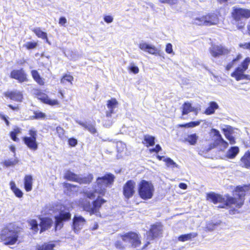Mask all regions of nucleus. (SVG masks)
I'll list each match as a JSON object with an SVG mask.
<instances>
[{
	"label": "nucleus",
	"mask_w": 250,
	"mask_h": 250,
	"mask_svg": "<svg viewBox=\"0 0 250 250\" xmlns=\"http://www.w3.org/2000/svg\"><path fill=\"white\" fill-rule=\"evenodd\" d=\"M8 107H10L12 110L14 111H18L19 110V107L18 106H14L11 104H9Z\"/></svg>",
	"instance_id": "774afa93"
},
{
	"label": "nucleus",
	"mask_w": 250,
	"mask_h": 250,
	"mask_svg": "<svg viewBox=\"0 0 250 250\" xmlns=\"http://www.w3.org/2000/svg\"><path fill=\"white\" fill-rule=\"evenodd\" d=\"M199 124H200V122L199 121L191 122L190 123H187L185 124L180 125L179 126H180L181 127H187V128L193 127L198 125Z\"/></svg>",
	"instance_id": "37998d69"
},
{
	"label": "nucleus",
	"mask_w": 250,
	"mask_h": 250,
	"mask_svg": "<svg viewBox=\"0 0 250 250\" xmlns=\"http://www.w3.org/2000/svg\"><path fill=\"white\" fill-rule=\"evenodd\" d=\"M10 188L15 195L18 198H21L23 196L22 191L19 188H17L15 182L11 181L10 183Z\"/></svg>",
	"instance_id": "72a5a7b5"
},
{
	"label": "nucleus",
	"mask_w": 250,
	"mask_h": 250,
	"mask_svg": "<svg viewBox=\"0 0 250 250\" xmlns=\"http://www.w3.org/2000/svg\"><path fill=\"white\" fill-rule=\"evenodd\" d=\"M246 186L237 187L236 188V192H238L237 196L239 197V200L237 201L236 198L227 196L226 198L223 197L222 196L211 192L207 194V200L210 201L214 204L218 203H223L224 205L226 206L235 205L236 207L240 208L244 202V197L245 195L244 193Z\"/></svg>",
	"instance_id": "f257e3e1"
},
{
	"label": "nucleus",
	"mask_w": 250,
	"mask_h": 250,
	"mask_svg": "<svg viewBox=\"0 0 250 250\" xmlns=\"http://www.w3.org/2000/svg\"><path fill=\"white\" fill-rule=\"evenodd\" d=\"M63 186L65 188H66L68 190H73L78 188L76 185L71 184L69 183H64Z\"/></svg>",
	"instance_id": "864d4df0"
},
{
	"label": "nucleus",
	"mask_w": 250,
	"mask_h": 250,
	"mask_svg": "<svg viewBox=\"0 0 250 250\" xmlns=\"http://www.w3.org/2000/svg\"><path fill=\"white\" fill-rule=\"evenodd\" d=\"M113 18L110 16H106L104 17V20L106 23H111L113 21Z\"/></svg>",
	"instance_id": "680f3d73"
},
{
	"label": "nucleus",
	"mask_w": 250,
	"mask_h": 250,
	"mask_svg": "<svg viewBox=\"0 0 250 250\" xmlns=\"http://www.w3.org/2000/svg\"><path fill=\"white\" fill-rule=\"evenodd\" d=\"M250 63V58H246L241 64L235 68V71L231 74V76L235 79L237 81L241 80H250V75L244 74V72L248 68Z\"/></svg>",
	"instance_id": "20e7f679"
},
{
	"label": "nucleus",
	"mask_w": 250,
	"mask_h": 250,
	"mask_svg": "<svg viewBox=\"0 0 250 250\" xmlns=\"http://www.w3.org/2000/svg\"><path fill=\"white\" fill-rule=\"evenodd\" d=\"M34 94L37 96L38 99H40L42 102L45 104L51 105L59 104L58 100H52L49 98L47 95L41 92V91L38 89L34 90Z\"/></svg>",
	"instance_id": "2eb2a0df"
},
{
	"label": "nucleus",
	"mask_w": 250,
	"mask_h": 250,
	"mask_svg": "<svg viewBox=\"0 0 250 250\" xmlns=\"http://www.w3.org/2000/svg\"><path fill=\"white\" fill-rule=\"evenodd\" d=\"M55 247V244L52 242L44 243L41 245H38L37 250H53Z\"/></svg>",
	"instance_id": "c756f323"
},
{
	"label": "nucleus",
	"mask_w": 250,
	"mask_h": 250,
	"mask_svg": "<svg viewBox=\"0 0 250 250\" xmlns=\"http://www.w3.org/2000/svg\"><path fill=\"white\" fill-rule=\"evenodd\" d=\"M10 77L21 83L28 81L27 75L23 68L12 70L10 73Z\"/></svg>",
	"instance_id": "dca6fc26"
},
{
	"label": "nucleus",
	"mask_w": 250,
	"mask_h": 250,
	"mask_svg": "<svg viewBox=\"0 0 250 250\" xmlns=\"http://www.w3.org/2000/svg\"><path fill=\"white\" fill-rule=\"evenodd\" d=\"M239 149L237 146H232L228 151L227 156L229 159H233L236 157L239 153Z\"/></svg>",
	"instance_id": "7c9ffc66"
},
{
	"label": "nucleus",
	"mask_w": 250,
	"mask_h": 250,
	"mask_svg": "<svg viewBox=\"0 0 250 250\" xmlns=\"http://www.w3.org/2000/svg\"><path fill=\"white\" fill-rule=\"evenodd\" d=\"M53 224V221L49 218H42L41 219L40 226L41 227L40 233L51 228Z\"/></svg>",
	"instance_id": "4be33fe9"
},
{
	"label": "nucleus",
	"mask_w": 250,
	"mask_h": 250,
	"mask_svg": "<svg viewBox=\"0 0 250 250\" xmlns=\"http://www.w3.org/2000/svg\"><path fill=\"white\" fill-rule=\"evenodd\" d=\"M114 179V175L111 173H107L104 176L98 177L96 180L97 188L95 190L98 191L101 194H104L105 188L113 184Z\"/></svg>",
	"instance_id": "39448f33"
},
{
	"label": "nucleus",
	"mask_w": 250,
	"mask_h": 250,
	"mask_svg": "<svg viewBox=\"0 0 250 250\" xmlns=\"http://www.w3.org/2000/svg\"><path fill=\"white\" fill-rule=\"evenodd\" d=\"M71 214L69 211L61 210L58 215L55 216V229H61L63 226V222L67 221L71 219Z\"/></svg>",
	"instance_id": "9b49d317"
},
{
	"label": "nucleus",
	"mask_w": 250,
	"mask_h": 250,
	"mask_svg": "<svg viewBox=\"0 0 250 250\" xmlns=\"http://www.w3.org/2000/svg\"><path fill=\"white\" fill-rule=\"evenodd\" d=\"M162 148H161V146L159 145H156L155 147L154 148H151L149 149V151L150 152H156V153H158V152H159L160 150H161Z\"/></svg>",
	"instance_id": "4d7b16f0"
},
{
	"label": "nucleus",
	"mask_w": 250,
	"mask_h": 250,
	"mask_svg": "<svg viewBox=\"0 0 250 250\" xmlns=\"http://www.w3.org/2000/svg\"><path fill=\"white\" fill-rule=\"evenodd\" d=\"M64 178L69 181L77 182L80 184H89L92 181L93 176L92 174H89L86 176L82 177L70 170H67L64 173Z\"/></svg>",
	"instance_id": "0eeeda50"
},
{
	"label": "nucleus",
	"mask_w": 250,
	"mask_h": 250,
	"mask_svg": "<svg viewBox=\"0 0 250 250\" xmlns=\"http://www.w3.org/2000/svg\"><path fill=\"white\" fill-rule=\"evenodd\" d=\"M135 183L132 180H128L125 184L123 188V194L125 197L129 199L131 197L135 192Z\"/></svg>",
	"instance_id": "f3484780"
},
{
	"label": "nucleus",
	"mask_w": 250,
	"mask_h": 250,
	"mask_svg": "<svg viewBox=\"0 0 250 250\" xmlns=\"http://www.w3.org/2000/svg\"><path fill=\"white\" fill-rule=\"evenodd\" d=\"M112 125V122L110 120L105 121L104 123V125L106 127H109Z\"/></svg>",
	"instance_id": "69168bd1"
},
{
	"label": "nucleus",
	"mask_w": 250,
	"mask_h": 250,
	"mask_svg": "<svg viewBox=\"0 0 250 250\" xmlns=\"http://www.w3.org/2000/svg\"><path fill=\"white\" fill-rule=\"evenodd\" d=\"M117 150L119 153H122L126 148V145L125 144L122 142H118L117 143Z\"/></svg>",
	"instance_id": "79ce46f5"
},
{
	"label": "nucleus",
	"mask_w": 250,
	"mask_h": 250,
	"mask_svg": "<svg viewBox=\"0 0 250 250\" xmlns=\"http://www.w3.org/2000/svg\"><path fill=\"white\" fill-rule=\"evenodd\" d=\"M38 43L36 42H27L23 45L27 49H32L35 48L37 46Z\"/></svg>",
	"instance_id": "49530a36"
},
{
	"label": "nucleus",
	"mask_w": 250,
	"mask_h": 250,
	"mask_svg": "<svg viewBox=\"0 0 250 250\" xmlns=\"http://www.w3.org/2000/svg\"><path fill=\"white\" fill-rule=\"evenodd\" d=\"M77 140L74 138H71L68 140V144L71 146H75L77 144Z\"/></svg>",
	"instance_id": "13d9d810"
},
{
	"label": "nucleus",
	"mask_w": 250,
	"mask_h": 250,
	"mask_svg": "<svg viewBox=\"0 0 250 250\" xmlns=\"http://www.w3.org/2000/svg\"><path fill=\"white\" fill-rule=\"evenodd\" d=\"M23 141L24 144L30 149L33 150L37 149L38 144L36 141V139L28 137H24Z\"/></svg>",
	"instance_id": "412c9836"
},
{
	"label": "nucleus",
	"mask_w": 250,
	"mask_h": 250,
	"mask_svg": "<svg viewBox=\"0 0 250 250\" xmlns=\"http://www.w3.org/2000/svg\"><path fill=\"white\" fill-rule=\"evenodd\" d=\"M114 246L117 249L120 250H125V247L123 242L120 240L116 241L114 243Z\"/></svg>",
	"instance_id": "09e8293b"
},
{
	"label": "nucleus",
	"mask_w": 250,
	"mask_h": 250,
	"mask_svg": "<svg viewBox=\"0 0 250 250\" xmlns=\"http://www.w3.org/2000/svg\"><path fill=\"white\" fill-rule=\"evenodd\" d=\"M198 138V137L194 133L188 135L185 138V140L191 145H194L196 143Z\"/></svg>",
	"instance_id": "c9c22d12"
},
{
	"label": "nucleus",
	"mask_w": 250,
	"mask_h": 250,
	"mask_svg": "<svg viewBox=\"0 0 250 250\" xmlns=\"http://www.w3.org/2000/svg\"><path fill=\"white\" fill-rule=\"evenodd\" d=\"M4 95L5 97L18 102H22L23 99L22 94L17 90L6 91L4 93Z\"/></svg>",
	"instance_id": "6ab92c4d"
},
{
	"label": "nucleus",
	"mask_w": 250,
	"mask_h": 250,
	"mask_svg": "<svg viewBox=\"0 0 250 250\" xmlns=\"http://www.w3.org/2000/svg\"><path fill=\"white\" fill-rule=\"evenodd\" d=\"M219 108V105L216 102L212 101L209 103L208 107L206 109L204 113L209 115L213 114L215 110Z\"/></svg>",
	"instance_id": "393cba45"
},
{
	"label": "nucleus",
	"mask_w": 250,
	"mask_h": 250,
	"mask_svg": "<svg viewBox=\"0 0 250 250\" xmlns=\"http://www.w3.org/2000/svg\"><path fill=\"white\" fill-rule=\"evenodd\" d=\"M240 47L244 49H248L250 50V42L241 43L239 44Z\"/></svg>",
	"instance_id": "bf43d9fd"
},
{
	"label": "nucleus",
	"mask_w": 250,
	"mask_h": 250,
	"mask_svg": "<svg viewBox=\"0 0 250 250\" xmlns=\"http://www.w3.org/2000/svg\"><path fill=\"white\" fill-rule=\"evenodd\" d=\"M32 31L39 38H41L42 39H45L46 42L49 43V42L47 39V33L41 30L40 28H34Z\"/></svg>",
	"instance_id": "f704fd0d"
},
{
	"label": "nucleus",
	"mask_w": 250,
	"mask_h": 250,
	"mask_svg": "<svg viewBox=\"0 0 250 250\" xmlns=\"http://www.w3.org/2000/svg\"><path fill=\"white\" fill-rule=\"evenodd\" d=\"M144 141L147 144L146 146H153L155 144V137L149 135H144Z\"/></svg>",
	"instance_id": "e433bc0d"
},
{
	"label": "nucleus",
	"mask_w": 250,
	"mask_h": 250,
	"mask_svg": "<svg viewBox=\"0 0 250 250\" xmlns=\"http://www.w3.org/2000/svg\"><path fill=\"white\" fill-rule=\"evenodd\" d=\"M86 223V220L83 216L75 215L72 220V229L75 233H79Z\"/></svg>",
	"instance_id": "ddd939ff"
},
{
	"label": "nucleus",
	"mask_w": 250,
	"mask_h": 250,
	"mask_svg": "<svg viewBox=\"0 0 250 250\" xmlns=\"http://www.w3.org/2000/svg\"><path fill=\"white\" fill-rule=\"evenodd\" d=\"M211 131L214 133L213 137V142L209 144L207 146L203 147L200 150V152H208L216 147H218L221 151H224L228 147L229 144L222 138L220 132L215 128H212Z\"/></svg>",
	"instance_id": "f03ea898"
},
{
	"label": "nucleus",
	"mask_w": 250,
	"mask_h": 250,
	"mask_svg": "<svg viewBox=\"0 0 250 250\" xmlns=\"http://www.w3.org/2000/svg\"><path fill=\"white\" fill-rule=\"evenodd\" d=\"M129 70L134 74H137L139 72V68L134 63H131L129 67Z\"/></svg>",
	"instance_id": "3c124183"
},
{
	"label": "nucleus",
	"mask_w": 250,
	"mask_h": 250,
	"mask_svg": "<svg viewBox=\"0 0 250 250\" xmlns=\"http://www.w3.org/2000/svg\"><path fill=\"white\" fill-rule=\"evenodd\" d=\"M166 51L168 54H171L173 53L172 45L171 43H167L166 45Z\"/></svg>",
	"instance_id": "5fc2aeb1"
},
{
	"label": "nucleus",
	"mask_w": 250,
	"mask_h": 250,
	"mask_svg": "<svg viewBox=\"0 0 250 250\" xmlns=\"http://www.w3.org/2000/svg\"><path fill=\"white\" fill-rule=\"evenodd\" d=\"M73 80V77L70 75L65 74L63 76L62 79L61 80V83H65L66 82H70Z\"/></svg>",
	"instance_id": "a18cd8bd"
},
{
	"label": "nucleus",
	"mask_w": 250,
	"mask_h": 250,
	"mask_svg": "<svg viewBox=\"0 0 250 250\" xmlns=\"http://www.w3.org/2000/svg\"><path fill=\"white\" fill-rule=\"evenodd\" d=\"M190 112H194L197 115L198 110L196 108L192 107L190 103L185 102L183 105L182 115H187Z\"/></svg>",
	"instance_id": "b1692460"
},
{
	"label": "nucleus",
	"mask_w": 250,
	"mask_h": 250,
	"mask_svg": "<svg viewBox=\"0 0 250 250\" xmlns=\"http://www.w3.org/2000/svg\"><path fill=\"white\" fill-rule=\"evenodd\" d=\"M24 186L25 189L28 192L32 189V177L31 175H26L24 177Z\"/></svg>",
	"instance_id": "a878e982"
},
{
	"label": "nucleus",
	"mask_w": 250,
	"mask_h": 250,
	"mask_svg": "<svg viewBox=\"0 0 250 250\" xmlns=\"http://www.w3.org/2000/svg\"><path fill=\"white\" fill-rule=\"evenodd\" d=\"M209 52L212 57H219L229 53V50L222 45H213L209 48Z\"/></svg>",
	"instance_id": "4468645a"
},
{
	"label": "nucleus",
	"mask_w": 250,
	"mask_h": 250,
	"mask_svg": "<svg viewBox=\"0 0 250 250\" xmlns=\"http://www.w3.org/2000/svg\"><path fill=\"white\" fill-rule=\"evenodd\" d=\"M29 132V134L30 135L29 137L37 139V131L36 130L30 129Z\"/></svg>",
	"instance_id": "052dcab7"
},
{
	"label": "nucleus",
	"mask_w": 250,
	"mask_h": 250,
	"mask_svg": "<svg viewBox=\"0 0 250 250\" xmlns=\"http://www.w3.org/2000/svg\"><path fill=\"white\" fill-rule=\"evenodd\" d=\"M242 58V56L241 54H239L236 58L233 59L232 61L229 63L227 66H226V69L227 70H230L234 65V64L237 62L238 61H239L241 58Z\"/></svg>",
	"instance_id": "ea45409f"
},
{
	"label": "nucleus",
	"mask_w": 250,
	"mask_h": 250,
	"mask_svg": "<svg viewBox=\"0 0 250 250\" xmlns=\"http://www.w3.org/2000/svg\"><path fill=\"white\" fill-rule=\"evenodd\" d=\"M163 161L166 162L168 167L179 168V166L170 158H165Z\"/></svg>",
	"instance_id": "58836bf2"
},
{
	"label": "nucleus",
	"mask_w": 250,
	"mask_h": 250,
	"mask_svg": "<svg viewBox=\"0 0 250 250\" xmlns=\"http://www.w3.org/2000/svg\"><path fill=\"white\" fill-rule=\"evenodd\" d=\"M223 130L225 137L228 140H229L230 143L231 144H235V138L231 135V133L228 130V129L227 128H224Z\"/></svg>",
	"instance_id": "4c0bfd02"
},
{
	"label": "nucleus",
	"mask_w": 250,
	"mask_h": 250,
	"mask_svg": "<svg viewBox=\"0 0 250 250\" xmlns=\"http://www.w3.org/2000/svg\"><path fill=\"white\" fill-rule=\"evenodd\" d=\"M221 222L217 221L215 222L213 221H209L207 223L205 228L206 231H211L214 230L217 227L220 225Z\"/></svg>",
	"instance_id": "c85d7f7f"
},
{
	"label": "nucleus",
	"mask_w": 250,
	"mask_h": 250,
	"mask_svg": "<svg viewBox=\"0 0 250 250\" xmlns=\"http://www.w3.org/2000/svg\"><path fill=\"white\" fill-rule=\"evenodd\" d=\"M154 189L151 183L142 180L139 186L138 192L140 196L144 200L150 199L153 195Z\"/></svg>",
	"instance_id": "423d86ee"
},
{
	"label": "nucleus",
	"mask_w": 250,
	"mask_h": 250,
	"mask_svg": "<svg viewBox=\"0 0 250 250\" xmlns=\"http://www.w3.org/2000/svg\"><path fill=\"white\" fill-rule=\"evenodd\" d=\"M139 48L149 54L154 55H161V52L160 50L156 48L154 45L149 44L145 42L140 43L139 45Z\"/></svg>",
	"instance_id": "a211bd4d"
},
{
	"label": "nucleus",
	"mask_w": 250,
	"mask_h": 250,
	"mask_svg": "<svg viewBox=\"0 0 250 250\" xmlns=\"http://www.w3.org/2000/svg\"><path fill=\"white\" fill-rule=\"evenodd\" d=\"M241 161L245 167L250 168V152L249 151L245 153L241 158Z\"/></svg>",
	"instance_id": "2f4dec72"
},
{
	"label": "nucleus",
	"mask_w": 250,
	"mask_h": 250,
	"mask_svg": "<svg viewBox=\"0 0 250 250\" xmlns=\"http://www.w3.org/2000/svg\"><path fill=\"white\" fill-rule=\"evenodd\" d=\"M29 225L31 227V229L34 231V233H36L39 230V224L36 220H31L29 222Z\"/></svg>",
	"instance_id": "a19ab883"
},
{
	"label": "nucleus",
	"mask_w": 250,
	"mask_h": 250,
	"mask_svg": "<svg viewBox=\"0 0 250 250\" xmlns=\"http://www.w3.org/2000/svg\"><path fill=\"white\" fill-rule=\"evenodd\" d=\"M86 129L93 134H95L97 132V130L94 125L92 124H88V126H86Z\"/></svg>",
	"instance_id": "603ef678"
},
{
	"label": "nucleus",
	"mask_w": 250,
	"mask_h": 250,
	"mask_svg": "<svg viewBox=\"0 0 250 250\" xmlns=\"http://www.w3.org/2000/svg\"><path fill=\"white\" fill-rule=\"evenodd\" d=\"M120 236L124 242L130 243L132 248H137L141 244L139 235L135 232H129L123 235L121 234Z\"/></svg>",
	"instance_id": "9d476101"
},
{
	"label": "nucleus",
	"mask_w": 250,
	"mask_h": 250,
	"mask_svg": "<svg viewBox=\"0 0 250 250\" xmlns=\"http://www.w3.org/2000/svg\"><path fill=\"white\" fill-rule=\"evenodd\" d=\"M34 116L32 117V119H41L44 118L45 117V114L42 112L35 111L34 112Z\"/></svg>",
	"instance_id": "8fccbe9b"
},
{
	"label": "nucleus",
	"mask_w": 250,
	"mask_h": 250,
	"mask_svg": "<svg viewBox=\"0 0 250 250\" xmlns=\"http://www.w3.org/2000/svg\"><path fill=\"white\" fill-rule=\"evenodd\" d=\"M18 237V231L11 226L4 228L1 230L0 233L1 240L5 245H11L15 244Z\"/></svg>",
	"instance_id": "7ed1b4c3"
},
{
	"label": "nucleus",
	"mask_w": 250,
	"mask_h": 250,
	"mask_svg": "<svg viewBox=\"0 0 250 250\" xmlns=\"http://www.w3.org/2000/svg\"><path fill=\"white\" fill-rule=\"evenodd\" d=\"M179 187L183 189H186L187 188V185L185 183H181L179 184Z\"/></svg>",
	"instance_id": "338daca9"
},
{
	"label": "nucleus",
	"mask_w": 250,
	"mask_h": 250,
	"mask_svg": "<svg viewBox=\"0 0 250 250\" xmlns=\"http://www.w3.org/2000/svg\"><path fill=\"white\" fill-rule=\"evenodd\" d=\"M118 103L115 99H111L107 101V106L108 110L106 111V117L109 118L111 117V114L114 112V109L117 107Z\"/></svg>",
	"instance_id": "5701e85b"
},
{
	"label": "nucleus",
	"mask_w": 250,
	"mask_h": 250,
	"mask_svg": "<svg viewBox=\"0 0 250 250\" xmlns=\"http://www.w3.org/2000/svg\"><path fill=\"white\" fill-rule=\"evenodd\" d=\"M20 132V129L19 128H17L16 129H15L14 131H11L10 132V137L14 141H18L19 140V139L17 137V135L18 133Z\"/></svg>",
	"instance_id": "de8ad7c7"
},
{
	"label": "nucleus",
	"mask_w": 250,
	"mask_h": 250,
	"mask_svg": "<svg viewBox=\"0 0 250 250\" xmlns=\"http://www.w3.org/2000/svg\"><path fill=\"white\" fill-rule=\"evenodd\" d=\"M106 201L101 198L100 196H98L97 199L93 201V214H95L97 217H101V214L99 210L102 205H103L104 203H105Z\"/></svg>",
	"instance_id": "aec40b11"
},
{
	"label": "nucleus",
	"mask_w": 250,
	"mask_h": 250,
	"mask_svg": "<svg viewBox=\"0 0 250 250\" xmlns=\"http://www.w3.org/2000/svg\"><path fill=\"white\" fill-rule=\"evenodd\" d=\"M197 236L196 232H191L188 234L181 235L178 237V240L181 242H185L190 240L192 238H195Z\"/></svg>",
	"instance_id": "473e14b6"
},
{
	"label": "nucleus",
	"mask_w": 250,
	"mask_h": 250,
	"mask_svg": "<svg viewBox=\"0 0 250 250\" xmlns=\"http://www.w3.org/2000/svg\"><path fill=\"white\" fill-rule=\"evenodd\" d=\"M218 22V18L215 13H210L195 19L194 23L199 25L210 26Z\"/></svg>",
	"instance_id": "6e6552de"
},
{
	"label": "nucleus",
	"mask_w": 250,
	"mask_h": 250,
	"mask_svg": "<svg viewBox=\"0 0 250 250\" xmlns=\"http://www.w3.org/2000/svg\"><path fill=\"white\" fill-rule=\"evenodd\" d=\"M82 205L84 210L88 212L90 215L93 214V202L85 200L83 202Z\"/></svg>",
	"instance_id": "bb28decb"
},
{
	"label": "nucleus",
	"mask_w": 250,
	"mask_h": 250,
	"mask_svg": "<svg viewBox=\"0 0 250 250\" xmlns=\"http://www.w3.org/2000/svg\"><path fill=\"white\" fill-rule=\"evenodd\" d=\"M18 163V160L16 159H9L7 160H5L3 164L4 165L7 167L13 166L16 165Z\"/></svg>",
	"instance_id": "c03bdc74"
},
{
	"label": "nucleus",
	"mask_w": 250,
	"mask_h": 250,
	"mask_svg": "<svg viewBox=\"0 0 250 250\" xmlns=\"http://www.w3.org/2000/svg\"><path fill=\"white\" fill-rule=\"evenodd\" d=\"M31 73L33 78L40 85H44V80L41 77L37 70H33L31 71Z\"/></svg>",
	"instance_id": "cd10ccee"
},
{
	"label": "nucleus",
	"mask_w": 250,
	"mask_h": 250,
	"mask_svg": "<svg viewBox=\"0 0 250 250\" xmlns=\"http://www.w3.org/2000/svg\"><path fill=\"white\" fill-rule=\"evenodd\" d=\"M231 14L233 19L239 21L243 19L250 17V10L235 6L232 7Z\"/></svg>",
	"instance_id": "1a4fd4ad"
},
{
	"label": "nucleus",
	"mask_w": 250,
	"mask_h": 250,
	"mask_svg": "<svg viewBox=\"0 0 250 250\" xmlns=\"http://www.w3.org/2000/svg\"><path fill=\"white\" fill-rule=\"evenodd\" d=\"M66 19L64 17H62L59 19V24L62 25H64L66 23Z\"/></svg>",
	"instance_id": "e2e57ef3"
},
{
	"label": "nucleus",
	"mask_w": 250,
	"mask_h": 250,
	"mask_svg": "<svg viewBox=\"0 0 250 250\" xmlns=\"http://www.w3.org/2000/svg\"><path fill=\"white\" fill-rule=\"evenodd\" d=\"M159 1L163 3H168L169 4H174L177 3V0H159Z\"/></svg>",
	"instance_id": "6e6d98bb"
},
{
	"label": "nucleus",
	"mask_w": 250,
	"mask_h": 250,
	"mask_svg": "<svg viewBox=\"0 0 250 250\" xmlns=\"http://www.w3.org/2000/svg\"><path fill=\"white\" fill-rule=\"evenodd\" d=\"M163 226L160 223H156L151 226L149 230L146 232L147 240H153L160 237L162 234Z\"/></svg>",
	"instance_id": "f8f14e48"
},
{
	"label": "nucleus",
	"mask_w": 250,
	"mask_h": 250,
	"mask_svg": "<svg viewBox=\"0 0 250 250\" xmlns=\"http://www.w3.org/2000/svg\"><path fill=\"white\" fill-rule=\"evenodd\" d=\"M56 130L60 137H61L62 135L63 134L64 130L61 127H57Z\"/></svg>",
	"instance_id": "0e129e2a"
}]
</instances>
